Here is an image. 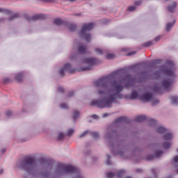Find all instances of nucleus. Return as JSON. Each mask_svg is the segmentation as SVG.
Segmentation results:
<instances>
[{
  "mask_svg": "<svg viewBox=\"0 0 178 178\" xmlns=\"http://www.w3.org/2000/svg\"><path fill=\"white\" fill-rule=\"evenodd\" d=\"M119 72L115 71L106 76H102L95 81V87L100 88L97 94L104 97L103 100H93L90 102L92 106H97L100 108H111L117 99H123V82L122 81H113L115 76H118Z\"/></svg>",
  "mask_w": 178,
  "mask_h": 178,
  "instance_id": "obj_1",
  "label": "nucleus"
},
{
  "mask_svg": "<svg viewBox=\"0 0 178 178\" xmlns=\"http://www.w3.org/2000/svg\"><path fill=\"white\" fill-rule=\"evenodd\" d=\"M172 84H173V80L165 79L163 81L161 86L156 84L153 88V91L157 92V94H162V92L165 90H169Z\"/></svg>",
  "mask_w": 178,
  "mask_h": 178,
  "instance_id": "obj_2",
  "label": "nucleus"
},
{
  "mask_svg": "<svg viewBox=\"0 0 178 178\" xmlns=\"http://www.w3.org/2000/svg\"><path fill=\"white\" fill-rule=\"evenodd\" d=\"M94 23L89 24H83L82 26V29L81 30V35L83 37L86 41L89 42L90 40H91V34L87 33V31H91L92 29H94Z\"/></svg>",
  "mask_w": 178,
  "mask_h": 178,
  "instance_id": "obj_3",
  "label": "nucleus"
},
{
  "mask_svg": "<svg viewBox=\"0 0 178 178\" xmlns=\"http://www.w3.org/2000/svg\"><path fill=\"white\" fill-rule=\"evenodd\" d=\"M35 166V160L33 157H26L20 165V168L26 172L31 170Z\"/></svg>",
  "mask_w": 178,
  "mask_h": 178,
  "instance_id": "obj_4",
  "label": "nucleus"
},
{
  "mask_svg": "<svg viewBox=\"0 0 178 178\" xmlns=\"http://www.w3.org/2000/svg\"><path fill=\"white\" fill-rule=\"evenodd\" d=\"M58 170H63L65 173H77L79 169L72 165H66L63 163H60L58 165Z\"/></svg>",
  "mask_w": 178,
  "mask_h": 178,
  "instance_id": "obj_5",
  "label": "nucleus"
},
{
  "mask_svg": "<svg viewBox=\"0 0 178 178\" xmlns=\"http://www.w3.org/2000/svg\"><path fill=\"white\" fill-rule=\"evenodd\" d=\"M97 60L95 58H85L83 60V63H88V65H89V66L82 68V70H83V71L91 70V67H92V66L94 65H97Z\"/></svg>",
  "mask_w": 178,
  "mask_h": 178,
  "instance_id": "obj_6",
  "label": "nucleus"
},
{
  "mask_svg": "<svg viewBox=\"0 0 178 178\" xmlns=\"http://www.w3.org/2000/svg\"><path fill=\"white\" fill-rule=\"evenodd\" d=\"M67 70L69 73H74L76 72L75 69H72V65L70 63H66L64 65V67L60 69L59 71V74L61 76V77H63L65 76V71Z\"/></svg>",
  "mask_w": 178,
  "mask_h": 178,
  "instance_id": "obj_7",
  "label": "nucleus"
},
{
  "mask_svg": "<svg viewBox=\"0 0 178 178\" xmlns=\"http://www.w3.org/2000/svg\"><path fill=\"white\" fill-rule=\"evenodd\" d=\"M161 73H163V74H165V76H168V77H173L175 74L172 69L169 67H162L161 69Z\"/></svg>",
  "mask_w": 178,
  "mask_h": 178,
  "instance_id": "obj_8",
  "label": "nucleus"
},
{
  "mask_svg": "<svg viewBox=\"0 0 178 178\" xmlns=\"http://www.w3.org/2000/svg\"><path fill=\"white\" fill-rule=\"evenodd\" d=\"M46 17H47L46 15L39 14V15H35L31 17H28L27 20L29 22H35V20H45Z\"/></svg>",
  "mask_w": 178,
  "mask_h": 178,
  "instance_id": "obj_9",
  "label": "nucleus"
},
{
  "mask_svg": "<svg viewBox=\"0 0 178 178\" xmlns=\"http://www.w3.org/2000/svg\"><path fill=\"white\" fill-rule=\"evenodd\" d=\"M138 99L140 101H143L144 102H149L152 99V94L151 93H145L140 95Z\"/></svg>",
  "mask_w": 178,
  "mask_h": 178,
  "instance_id": "obj_10",
  "label": "nucleus"
},
{
  "mask_svg": "<svg viewBox=\"0 0 178 178\" xmlns=\"http://www.w3.org/2000/svg\"><path fill=\"white\" fill-rule=\"evenodd\" d=\"M88 133H90L92 136V137H93V138H98V137H99V134L97 132H90L89 131H84L83 134H81V135H79V138H83V137H86V136H87V134H88Z\"/></svg>",
  "mask_w": 178,
  "mask_h": 178,
  "instance_id": "obj_11",
  "label": "nucleus"
},
{
  "mask_svg": "<svg viewBox=\"0 0 178 178\" xmlns=\"http://www.w3.org/2000/svg\"><path fill=\"white\" fill-rule=\"evenodd\" d=\"M87 51V47L84 46L83 44H80L78 47V52L83 55Z\"/></svg>",
  "mask_w": 178,
  "mask_h": 178,
  "instance_id": "obj_12",
  "label": "nucleus"
},
{
  "mask_svg": "<svg viewBox=\"0 0 178 178\" xmlns=\"http://www.w3.org/2000/svg\"><path fill=\"white\" fill-rule=\"evenodd\" d=\"M54 24H56V26H62V24H66V22L61 19L56 18L54 20Z\"/></svg>",
  "mask_w": 178,
  "mask_h": 178,
  "instance_id": "obj_13",
  "label": "nucleus"
},
{
  "mask_svg": "<svg viewBox=\"0 0 178 178\" xmlns=\"http://www.w3.org/2000/svg\"><path fill=\"white\" fill-rule=\"evenodd\" d=\"M147 117L145 115H138L135 118V122H145Z\"/></svg>",
  "mask_w": 178,
  "mask_h": 178,
  "instance_id": "obj_14",
  "label": "nucleus"
},
{
  "mask_svg": "<svg viewBox=\"0 0 178 178\" xmlns=\"http://www.w3.org/2000/svg\"><path fill=\"white\" fill-rule=\"evenodd\" d=\"M127 122V118L126 117H120L115 120V123H124Z\"/></svg>",
  "mask_w": 178,
  "mask_h": 178,
  "instance_id": "obj_15",
  "label": "nucleus"
},
{
  "mask_svg": "<svg viewBox=\"0 0 178 178\" xmlns=\"http://www.w3.org/2000/svg\"><path fill=\"white\" fill-rule=\"evenodd\" d=\"M129 99H137L138 98V93L136 91H134L131 95L129 96Z\"/></svg>",
  "mask_w": 178,
  "mask_h": 178,
  "instance_id": "obj_16",
  "label": "nucleus"
},
{
  "mask_svg": "<svg viewBox=\"0 0 178 178\" xmlns=\"http://www.w3.org/2000/svg\"><path fill=\"white\" fill-rule=\"evenodd\" d=\"M177 6V3L176 2H173L172 6H168V12H173L176 7Z\"/></svg>",
  "mask_w": 178,
  "mask_h": 178,
  "instance_id": "obj_17",
  "label": "nucleus"
},
{
  "mask_svg": "<svg viewBox=\"0 0 178 178\" xmlns=\"http://www.w3.org/2000/svg\"><path fill=\"white\" fill-rule=\"evenodd\" d=\"M156 131L157 133H159V134H163L164 133H166V128L163 127H159L157 128Z\"/></svg>",
  "mask_w": 178,
  "mask_h": 178,
  "instance_id": "obj_18",
  "label": "nucleus"
},
{
  "mask_svg": "<svg viewBox=\"0 0 178 178\" xmlns=\"http://www.w3.org/2000/svg\"><path fill=\"white\" fill-rule=\"evenodd\" d=\"M15 80L18 83L22 82V80H23V74L20 73V74H17V76L15 77Z\"/></svg>",
  "mask_w": 178,
  "mask_h": 178,
  "instance_id": "obj_19",
  "label": "nucleus"
},
{
  "mask_svg": "<svg viewBox=\"0 0 178 178\" xmlns=\"http://www.w3.org/2000/svg\"><path fill=\"white\" fill-rule=\"evenodd\" d=\"M126 173V171L124 170H120L118 171V173L116 175L118 178H122V176Z\"/></svg>",
  "mask_w": 178,
  "mask_h": 178,
  "instance_id": "obj_20",
  "label": "nucleus"
},
{
  "mask_svg": "<svg viewBox=\"0 0 178 178\" xmlns=\"http://www.w3.org/2000/svg\"><path fill=\"white\" fill-rule=\"evenodd\" d=\"M172 137L173 136L172 135V134H167L164 135L163 138L164 140H172Z\"/></svg>",
  "mask_w": 178,
  "mask_h": 178,
  "instance_id": "obj_21",
  "label": "nucleus"
},
{
  "mask_svg": "<svg viewBox=\"0 0 178 178\" xmlns=\"http://www.w3.org/2000/svg\"><path fill=\"white\" fill-rule=\"evenodd\" d=\"M163 154V152H162V151H156L155 152L154 158H161V156H162Z\"/></svg>",
  "mask_w": 178,
  "mask_h": 178,
  "instance_id": "obj_22",
  "label": "nucleus"
},
{
  "mask_svg": "<svg viewBox=\"0 0 178 178\" xmlns=\"http://www.w3.org/2000/svg\"><path fill=\"white\" fill-rule=\"evenodd\" d=\"M76 29H77V26H76V24H71L69 26V29L70 30V31H75Z\"/></svg>",
  "mask_w": 178,
  "mask_h": 178,
  "instance_id": "obj_23",
  "label": "nucleus"
},
{
  "mask_svg": "<svg viewBox=\"0 0 178 178\" xmlns=\"http://www.w3.org/2000/svg\"><path fill=\"white\" fill-rule=\"evenodd\" d=\"M175 23H176V21H174L173 24H170V23L167 24L166 31H169V30H170V29H172V27H173V24H175Z\"/></svg>",
  "mask_w": 178,
  "mask_h": 178,
  "instance_id": "obj_24",
  "label": "nucleus"
},
{
  "mask_svg": "<svg viewBox=\"0 0 178 178\" xmlns=\"http://www.w3.org/2000/svg\"><path fill=\"white\" fill-rule=\"evenodd\" d=\"M80 116V113L77 111H75L73 113V119L74 120H76V118H79Z\"/></svg>",
  "mask_w": 178,
  "mask_h": 178,
  "instance_id": "obj_25",
  "label": "nucleus"
},
{
  "mask_svg": "<svg viewBox=\"0 0 178 178\" xmlns=\"http://www.w3.org/2000/svg\"><path fill=\"white\" fill-rule=\"evenodd\" d=\"M170 143H164L163 145V147L165 149H168L169 148H170Z\"/></svg>",
  "mask_w": 178,
  "mask_h": 178,
  "instance_id": "obj_26",
  "label": "nucleus"
},
{
  "mask_svg": "<svg viewBox=\"0 0 178 178\" xmlns=\"http://www.w3.org/2000/svg\"><path fill=\"white\" fill-rule=\"evenodd\" d=\"M172 102L173 104H177L178 98L177 96H173L171 97Z\"/></svg>",
  "mask_w": 178,
  "mask_h": 178,
  "instance_id": "obj_27",
  "label": "nucleus"
},
{
  "mask_svg": "<svg viewBox=\"0 0 178 178\" xmlns=\"http://www.w3.org/2000/svg\"><path fill=\"white\" fill-rule=\"evenodd\" d=\"M149 124H150V126H154V124H156V120L154 119H150L149 120Z\"/></svg>",
  "mask_w": 178,
  "mask_h": 178,
  "instance_id": "obj_28",
  "label": "nucleus"
},
{
  "mask_svg": "<svg viewBox=\"0 0 178 178\" xmlns=\"http://www.w3.org/2000/svg\"><path fill=\"white\" fill-rule=\"evenodd\" d=\"M19 17V14L15 13L10 16V20H13V19H17Z\"/></svg>",
  "mask_w": 178,
  "mask_h": 178,
  "instance_id": "obj_29",
  "label": "nucleus"
},
{
  "mask_svg": "<svg viewBox=\"0 0 178 178\" xmlns=\"http://www.w3.org/2000/svg\"><path fill=\"white\" fill-rule=\"evenodd\" d=\"M106 58V59H113V58H115V54H108Z\"/></svg>",
  "mask_w": 178,
  "mask_h": 178,
  "instance_id": "obj_30",
  "label": "nucleus"
},
{
  "mask_svg": "<svg viewBox=\"0 0 178 178\" xmlns=\"http://www.w3.org/2000/svg\"><path fill=\"white\" fill-rule=\"evenodd\" d=\"M63 138H65V135L63 133L58 134V140L60 141Z\"/></svg>",
  "mask_w": 178,
  "mask_h": 178,
  "instance_id": "obj_31",
  "label": "nucleus"
},
{
  "mask_svg": "<svg viewBox=\"0 0 178 178\" xmlns=\"http://www.w3.org/2000/svg\"><path fill=\"white\" fill-rule=\"evenodd\" d=\"M73 133H74V129H70L67 131V136H72V134H73Z\"/></svg>",
  "mask_w": 178,
  "mask_h": 178,
  "instance_id": "obj_32",
  "label": "nucleus"
},
{
  "mask_svg": "<svg viewBox=\"0 0 178 178\" xmlns=\"http://www.w3.org/2000/svg\"><path fill=\"white\" fill-rule=\"evenodd\" d=\"M115 175H116V174L113 173L112 172H108L107 173V177L108 178H112V177H113V176H115Z\"/></svg>",
  "mask_w": 178,
  "mask_h": 178,
  "instance_id": "obj_33",
  "label": "nucleus"
},
{
  "mask_svg": "<svg viewBox=\"0 0 178 178\" xmlns=\"http://www.w3.org/2000/svg\"><path fill=\"white\" fill-rule=\"evenodd\" d=\"M128 10H129V12H133V10H136V6H129V7L128 8Z\"/></svg>",
  "mask_w": 178,
  "mask_h": 178,
  "instance_id": "obj_34",
  "label": "nucleus"
},
{
  "mask_svg": "<svg viewBox=\"0 0 178 178\" xmlns=\"http://www.w3.org/2000/svg\"><path fill=\"white\" fill-rule=\"evenodd\" d=\"M152 45V42H147L143 44V47H151Z\"/></svg>",
  "mask_w": 178,
  "mask_h": 178,
  "instance_id": "obj_35",
  "label": "nucleus"
},
{
  "mask_svg": "<svg viewBox=\"0 0 178 178\" xmlns=\"http://www.w3.org/2000/svg\"><path fill=\"white\" fill-rule=\"evenodd\" d=\"M95 51L98 55H102V54H104V51H102L100 49H96Z\"/></svg>",
  "mask_w": 178,
  "mask_h": 178,
  "instance_id": "obj_36",
  "label": "nucleus"
},
{
  "mask_svg": "<svg viewBox=\"0 0 178 178\" xmlns=\"http://www.w3.org/2000/svg\"><path fill=\"white\" fill-rule=\"evenodd\" d=\"M60 107L62 108L63 109H67V104H61L60 105Z\"/></svg>",
  "mask_w": 178,
  "mask_h": 178,
  "instance_id": "obj_37",
  "label": "nucleus"
},
{
  "mask_svg": "<svg viewBox=\"0 0 178 178\" xmlns=\"http://www.w3.org/2000/svg\"><path fill=\"white\" fill-rule=\"evenodd\" d=\"M58 91L59 92H65V89H63L62 87H58Z\"/></svg>",
  "mask_w": 178,
  "mask_h": 178,
  "instance_id": "obj_38",
  "label": "nucleus"
},
{
  "mask_svg": "<svg viewBox=\"0 0 178 178\" xmlns=\"http://www.w3.org/2000/svg\"><path fill=\"white\" fill-rule=\"evenodd\" d=\"M136 51H132L130 52L127 54V56H131L132 55H136Z\"/></svg>",
  "mask_w": 178,
  "mask_h": 178,
  "instance_id": "obj_39",
  "label": "nucleus"
},
{
  "mask_svg": "<svg viewBox=\"0 0 178 178\" xmlns=\"http://www.w3.org/2000/svg\"><path fill=\"white\" fill-rule=\"evenodd\" d=\"M91 118H92L93 119H98V115H92Z\"/></svg>",
  "mask_w": 178,
  "mask_h": 178,
  "instance_id": "obj_40",
  "label": "nucleus"
},
{
  "mask_svg": "<svg viewBox=\"0 0 178 178\" xmlns=\"http://www.w3.org/2000/svg\"><path fill=\"white\" fill-rule=\"evenodd\" d=\"M74 95V92H70L68 95V97H73Z\"/></svg>",
  "mask_w": 178,
  "mask_h": 178,
  "instance_id": "obj_41",
  "label": "nucleus"
},
{
  "mask_svg": "<svg viewBox=\"0 0 178 178\" xmlns=\"http://www.w3.org/2000/svg\"><path fill=\"white\" fill-rule=\"evenodd\" d=\"M174 162H178V156L174 157Z\"/></svg>",
  "mask_w": 178,
  "mask_h": 178,
  "instance_id": "obj_42",
  "label": "nucleus"
},
{
  "mask_svg": "<svg viewBox=\"0 0 178 178\" xmlns=\"http://www.w3.org/2000/svg\"><path fill=\"white\" fill-rule=\"evenodd\" d=\"M161 40V36H158L154 39V41H159Z\"/></svg>",
  "mask_w": 178,
  "mask_h": 178,
  "instance_id": "obj_43",
  "label": "nucleus"
},
{
  "mask_svg": "<svg viewBox=\"0 0 178 178\" xmlns=\"http://www.w3.org/2000/svg\"><path fill=\"white\" fill-rule=\"evenodd\" d=\"M107 116H109V113H106L103 114V118H106Z\"/></svg>",
  "mask_w": 178,
  "mask_h": 178,
  "instance_id": "obj_44",
  "label": "nucleus"
},
{
  "mask_svg": "<svg viewBox=\"0 0 178 178\" xmlns=\"http://www.w3.org/2000/svg\"><path fill=\"white\" fill-rule=\"evenodd\" d=\"M108 22H109V20L104 19V21H103V24H106V23H108Z\"/></svg>",
  "mask_w": 178,
  "mask_h": 178,
  "instance_id": "obj_45",
  "label": "nucleus"
},
{
  "mask_svg": "<svg viewBox=\"0 0 178 178\" xmlns=\"http://www.w3.org/2000/svg\"><path fill=\"white\" fill-rule=\"evenodd\" d=\"M6 115H7L8 116H10V115H12L11 111H8V112L6 113Z\"/></svg>",
  "mask_w": 178,
  "mask_h": 178,
  "instance_id": "obj_46",
  "label": "nucleus"
},
{
  "mask_svg": "<svg viewBox=\"0 0 178 178\" xmlns=\"http://www.w3.org/2000/svg\"><path fill=\"white\" fill-rule=\"evenodd\" d=\"M137 173H140V172H143V170L141 169H137L136 170Z\"/></svg>",
  "mask_w": 178,
  "mask_h": 178,
  "instance_id": "obj_47",
  "label": "nucleus"
},
{
  "mask_svg": "<svg viewBox=\"0 0 178 178\" xmlns=\"http://www.w3.org/2000/svg\"><path fill=\"white\" fill-rule=\"evenodd\" d=\"M138 65L136 64V65H132L131 67V69H134V67H137Z\"/></svg>",
  "mask_w": 178,
  "mask_h": 178,
  "instance_id": "obj_48",
  "label": "nucleus"
},
{
  "mask_svg": "<svg viewBox=\"0 0 178 178\" xmlns=\"http://www.w3.org/2000/svg\"><path fill=\"white\" fill-rule=\"evenodd\" d=\"M152 172L153 175H155V168H152Z\"/></svg>",
  "mask_w": 178,
  "mask_h": 178,
  "instance_id": "obj_49",
  "label": "nucleus"
},
{
  "mask_svg": "<svg viewBox=\"0 0 178 178\" xmlns=\"http://www.w3.org/2000/svg\"><path fill=\"white\" fill-rule=\"evenodd\" d=\"M6 13H8V15H11V14H12V12H10V11H9V10H6Z\"/></svg>",
  "mask_w": 178,
  "mask_h": 178,
  "instance_id": "obj_50",
  "label": "nucleus"
},
{
  "mask_svg": "<svg viewBox=\"0 0 178 178\" xmlns=\"http://www.w3.org/2000/svg\"><path fill=\"white\" fill-rule=\"evenodd\" d=\"M107 159H111V155L109 154L107 155Z\"/></svg>",
  "mask_w": 178,
  "mask_h": 178,
  "instance_id": "obj_51",
  "label": "nucleus"
},
{
  "mask_svg": "<svg viewBox=\"0 0 178 178\" xmlns=\"http://www.w3.org/2000/svg\"><path fill=\"white\" fill-rule=\"evenodd\" d=\"M106 164H107V165H111V161H106Z\"/></svg>",
  "mask_w": 178,
  "mask_h": 178,
  "instance_id": "obj_52",
  "label": "nucleus"
},
{
  "mask_svg": "<svg viewBox=\"0 0 178 178\" xmlns=\"http://www.w3.org/2000/svg\"><path fill=\"white\" fill-rule=\"evenodd\" d=\"M159 62V60H155L154 63H158Z\"/></svg>",
  "mask_w": 178,
  "mask_h": 178,
  "instance_id": "obj_53",
  "label": "nucleus"
},
{
  "mask_svg": "<svg viewBox=\"0 0 178 178\" xmlns=\"http://www.w3.org/2000/svg\"><path fill=\"white\" fill-rule=\"evenodd\" d=\"M1 12H5V10L2 9V8H0V13Z\"/></svg>",
  "mask_w": 178,
  "mask_h": 178,
  "instance_id": "obj_54",
  "label": "nucleus"
},
{
  "mask_svg": "<svg viewBox=\"0 0 178 178\" xmlns=\"http://www.w3.org/2000/svg\"><path fill=\"white\" fill-rule=\"evenodd\" d=\"M8 81H9V79H4V83H7Z\"/></svg>",
  "mask_w": 178,
  "mask_h": 178,
  "instance_id": "obj_55",
  "label": "nucleus"
},
{
  "mask_svg": "<svg viewBox=\"0 0 178 178\" xmlns=\"http://www.w3.org/2000/svg\"><path fill=\"white\" fill-rule=\"evenodd\" d=\"M3 172V170H0V175H2Z\"/></svg>",
  "mask_w": 178,
  "mask_h": 178,
  "instance_id": "obj_56",
  "label": "nucleus"
},
{
  "mask_svg": "<svg viewBox=\"0 0 178 178\" xmlns=\"http://www.w3.org/2000/svg\"><path fill=\"white\" fill-rule=\"evenodd\" d=\"M152 159H154V157H151L150 159H148V161H151Z\"/></svg>",
  "mask_w": 178,
  "mask_h": 178,
  "instance_id": "obj_57",
  "label": "nucleus"
},
{
  "mask_svg": "<svg viewBox=\"0 0 178 178\" xmlns=\"http://www.w3.org/2000/svg\"><path fill=\"white\" fill-rule=\"evenodd\" d=\"M69 1H70V2H74V1H75V0H69Z\"/></svg>",
  "mask_w": 178,
  "mask_h": 178,
  "instance_id": "obj_58",
  "label": "nucleus"
},
{
  "mask_svg": "<svg viewBox=\"0 0 178 178\" xmlns=\"http://www.w3.org/2000/svg\"><path fill=\"white\" fill-rule=\"evenodd\" d=\"M123 51H127V49H124Z\"/></svg>",
  "mask_w": 178,
  "mask_h": 178,
  "instance_id": "obj_59",
  "label": "nucleus"
},
{
  "mask_svg": "<svg viewBox=\"0 0 178 178\" xmlns=\"http://www.w3.org/2000/svg\"><path fill=\"white\" fill-rule=\"evenodd\" d=\"M177 174L178 175V169L177 170Z\"/></svg>",
  "mask_w": 178,
  "mask_h": 178,
  "instance_id": "obj_60",
  "label": "nucleus"
},
{
  "mask_svg": "<svg viewBox=\"0 0 178 178\" xmlns=\"http://www.w3.org/2000/svg\"><path fill=\"white\" fill-rule=\"evenodd\" d=\"M136 5H138V3H136Z\"/></svg>",
  "mask_w": 178,
  "mask_h": 178,
  "instance_id": "obj_61",
  "label": "nucleus"
},
{
  "mask_svg": "<svg viewBox=\"0 0 178 178\" xmlns=\"http://www.w3.org/2000/svg\"><path fill=\"white\" fill-rule=\"evenodd\" d=\"M80 15H79V14H76V16H79Z\"/></svg>",
  "mask_w": 178,
  "mask_h": 178,
  "instance_id": "obj_62",
  "label": "nucleus"
},
{
  "mask_svg": "<svg viewBox=\"0 0 178 178\" xmlns=\"http://www.w3.org/2000/svg\"><path fill=\"white\" fill-rule=\"evenodd\" d=\"M6 150L3 151V152H5Z\"/></svg>",
  "mask_w": 178,
  "mask_h": 178,
  "instance_id": "obj_63",
  "label": "nucleus"
},
{
  "mask_svg": "<svg viewBox=\"0 0 178 178\" xmlns=\"http://www.w3.org/2000/svg\"><path fill=\"white\" fill-rule=\"evenodd\" d=\"M165 1H168V0H165Z\"/></svg>",
  "mask_w": 178,
  "mask_h": 178,
  "instance_id": "obj_64",
  "label": "nucleus"
}]
</instances>
